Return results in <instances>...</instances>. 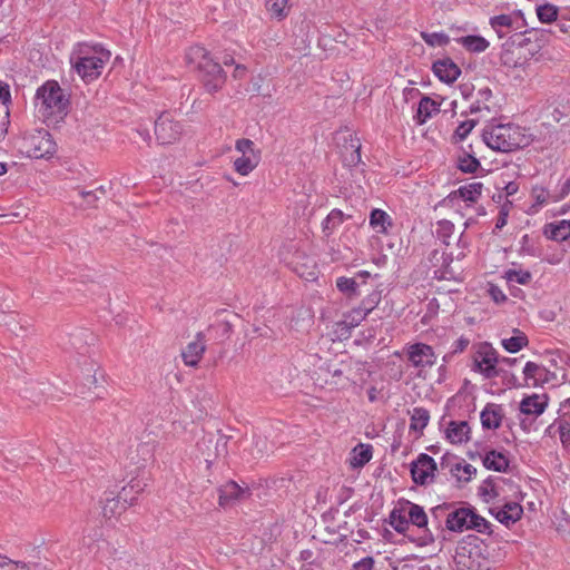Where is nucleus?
Wrapping results in <instances>:
<instances>
[{
    "label": "nucleus",
    "instance_id": "nucleus-17",
    "mask_svg": "<svg viewBox=\"0 0 570 570\" xmlns=\"http://www.w3.org/2000/svg\"><path fill=\"white\" fill-rule=\"evenodd\" d=\"M504 413L502 405L488 403L481 411L480 420L485 430H497L501 426Z\"/></svg>",
    "mask_w": 570,
    "mask_h": 570
},
{
    "label": "nucleus",
    "instance_id": "nucleus-61",
    "mask_svg": "<svg viewBox=\"0 0 570 570\" xmlns=\"http://www.w3.org/2000/svg\"><path fill=\"white\" fill-rule=\"evenodd\" d=\"M509 205H510V203H505L504 205L501 206L499 216H498L497 223H495V229H502L507 225L508 215H509Z\"/></svg>",
    "mask_w": 570,
    "mask_h": 570
},
{
    "label": "nucleus",
    "instance_id": "nucleus-33",
    "mask_svg": "<svg viewBox=\"0 0 570 570\" xmlns=\"http://www.w3.org/2000/svg\"><path fill=\"white\" fill-rule=\"evenodd\" d=\"M352 455L351 465L353 468H362L372 459V445L360 443L353 449Z\"/></svg>",
    "mask_w": 570,
    "mask_h": 570
},
{
    "label": "nucleus",
    "instance_id": "nucleus-50",
    "mask_svg": "<svg viewBox=\"0 0 570 570\" xmlns=\"http://www.w3.org/2000/svg\"><path fill=\"white\" fill-rule=\"evenodd\" d=\"M454 225L450 220L443 219L439 220L436 224V237L442 240L445 245H449V239L453 235Z\"/></svg>",
    "mask_w": 570,
    "mask_h": 570
},
{
    "label": "nucleus",
    "instance_id": "nucleus-57",
    "mask_svg": "<svg viewBox=\"0 0 570 570\" xmlns=\"http://www.w3.org/2000/svg\"><path fill=\"white\" fill-rule=\"evenodd\" d=\"M7 564H9L11 570H38L40 568L38 562L13 561L11 559Z\"/></svg>",
    "mask_w": 570,
    "mask_h": 570
},
{
    "label": "nucleus",
    "instance_id": "nucleus-13",
    "mask_svg": "<svg viewBox=\"0 0 570 570\" xmlns=\"http://www.w3.org/2000/svg\"><path fill=\"white\" fill-rule=\"evenodd\" d=\"M501 63L509 69L524 68L529 62L519 48L510 39L503 45L500 53Z\"/></svg>",
    "mask_w": 570,
    "mask_h": 570
},
{
    "label": "nucleus",
    "instance_id": "nucleus-5",
    "mask_svg": "<svg viewBox=\"0 0 570 570\" xmlns=\"http://www.w3.org/2000/svg\"><path fill=\"white\" fill-rule=\"evenodd\" d=\"M472 358V370L474 372L481 373L485 379H493L500 375L501 370L497 366L500 363V358L498 352L490 343L482 342L475 345Z\"/></svg>",
    "mask_w": 570,
    "mask_h": 570
},
{
    "label": "nucleus",
    "instance_id": "nucleus-60",
    "mask_svg": "<svg viewBox=\"0 0 570 570\" xmlns=\"http://www.w3.org/2000/svg\"><path fill=\"white\" fill-rule=\"evenodd\" d=\"M452 262H453V254L452 253L445 254V256L443 258V271H442V275H441L442 278H445V279L455 278L454 273L451 269Z\"/></svg>",
    "mask_w": 570,
    "mask_h": 570
},
{
    "label": "nucleus",
    "instance_id": "nucleus-37",
    "mask_svg": "<svg viewBox=\"0 0 570 570\" xmlns=\"http://www.w3.org/2000/svg\"><path fill=\"white\" fill-rule=\"evenodd\" d=\"M127 508V503L122 501L120 494L115 498H107L102 505V515L106 519H111L116 515L121 514Z\"/></svg>",
    "mask_w": 570,
    "mask_h": 570
},
{
    "label": "nucleus",
    "instance_id": "nucleus-53",
    "mask_svg": "<svg viewBox=\"0 0 570 570\" xmlns=\"http://www.w3.org/2000/svg\"><path fill=\"white\" fill-rule=\"evenodd\" d=\"M478 121L473 119H469L462 121L455 129L453 134V140L455 142L463 141L468 135L472 131V129L476 126Z\"/></svg>",
    "mask_w": 570,
    "mask_h": 570
},
{
    "label": "nucleus",
    "instance_id": "nucleus-58",
    "mask_svg": "<svg viewBox=\"0 0 570 570\" xmlns=\"http://www.w3.org/2000/svg\"><path fill=\"white\" fill-rule=\"evenodd\" d=\"M375 560L373 557L367 556L353 563L351 570H373Z\"/></svg>",
    "mask_w": 570,
    "mask_h": 570
},
{
    "label": "nucleus",
    "instance_id": "nucleus-3",
    "mask_svg": "<svg viewBox=\"0 0 570 570\" xmlns=\"http://www.w3.org/2000/svg\"><path fill=\"white\" fill-rule=\"evenodd\" d=\"M110 56V52L101 46L80 45L78 51L71 56L70 62L81 79L91 81L101 75Z\"/></svg>",
    "mask_w": 570,
    "mask_h": 570
},
{
    "label": "nucleus",
    "instance_id": "nucleus-31",
    "mask_svg": "<svg viewBox=\"0 0 570 570\" xmlns=\"http://www.w3.org/2000/svg\"><path fill=\"white\" fill-rule=\"evenodd\" d=\"M546 373L547 370L534 362H527L523 368L524 381L528 385L537 386L544 380Z\"/></svg>",
    "mask_w": 570,
    "mask_h": 570
},
{
    "label": "nucleus",
    "instance_id": "nucleus-55",
    "mask_svg": "<svg viewBox=\"0 0 570 570\" xmlns=\"http://www.w3.org/2000/svg\"><path fill=\"white\" fill-rule=\"evenodd\" d=\"M520 244H521V247H520L521 254L533 256V257L540 256L538 248L535 247L532 238L528 234L522 236Z\"/></svg>",
    "mask_w": 570,
    "mask_h": 570
},
{
    "label": "nucleus",
    "instance_id": "nucleus-45",
    "mask_svg": "<svg viewBox=\"0 0 570 570\" xmlns=\"http://www.w3.org/2000/svg\"><path fill=\"white\" fill-rule=\"evenodd\" d=\"M382 299V289H374L370 294H367L360 303L357 307L364 311L366 314H370L381 302Z\"/></svg>",
    "mask_w": 570,
    "mask_h": 570
},
{
    "label": "nucleus",
    "instance_id": "nucleus-44",
    "mask_svg": "<svg viewBox=\"0 0 570 570\" xmlns=\"http://www.w3.org/2000/svg\"><path fill=\"white\" fill-rule=\"evenodd\" d=\"M421 38L430 47H444L450 43V37L445 32H421Z\"/></svg>",
    "mask_w": 570,
    "mask_h": 570
},
{
    "label": "nucleus",
    "instance_id": "nucleus-52",
    "mask_svg": "<svg viewBox=\"0 0 570 570\" xmlns=\"http://www.w3.org/2000/svg\"><path fill=\"white\" fill-rule=\"evenodd\" d=\"M235 149L239 151L242 156H261V151L255 149L254 141L248 138L237 139Z\"/></svg>",
    "mask_w": 570,
    "mask_h": 570
},
{
    "label": "nucleus",
    "instance_id": "nucleus-49",
    "mask_svg": "<svg viewBox=\"0 0 570 570\" xmlns=\"http://www.w3.org/2000/svg\"><path fill=\"white\" fill-rule=\"evenodd\" d=\"M547 37L548 36L546 35L540 38H533V41H530L529 46L521 48V51L523 56L527 57L528 62L543 48L548 41Z\"/></svg>",
    "mask_w": 570,
    "mask_h": 570
},
{
    "label": "nucleus",
    "instance_id": "nucleus-6",
    "mask_svg": "<svg viewBox=\"0 0 570 570\" xmlns=\"http://www.w3.org/2000/svg\"><path fill=\"white\" fill-rule=\"evenodd\" d=\"M154 131L159 145H170L180 139L184 128L170 112L164 111L155 120Z\"/></svg>",
    "mask_w": 570,
    "mask_h": 570
},
{
    "label": "nucleus",
    "instance_id": "nucleus-16",
    "mask_svg": "<svg viewBox=\"0 0 570 570\" xmlns=\"http://www.w3.org/2000/svg\"><path fill=\"white\" fill-rule=\"evenodd\" d=\"M432 70L434 75L445 83L454 82L461 75V69L451 58H444L433 62Z\"/></svg>",
    "mask_w": 570,
    "mask_h": 570
},
{
    "label": "nucleus",
    "instance_id": "nucleus-40",
    "mask_svg": "<svg viewBox=\"0 0 570 570\" xmlns=\"http://www.w3.org/2000/svg\"><path fill=\"white\" fill-rule=\"evenodd\" d=\"M344 222V214L340 209H332L322 223L323 233L330 236L335 228Z\"/></svg>",
    "mask_w": 570,
    "mask_h": 570
},
{
    "label": "nucleus",
    "instance_id": "nucleus-32",
    "mask_svg": "<svg viewBox=\"0 0 570 570\" xmlns=\"http://www.w3.org/2000/svg\"><path fill=\"white\" fill-rule=\"evenodd\" d=\"M468 51L480 53L487 50L489 41L481 36L469 35L456 39Z\"/></svg>",
    "mask_w": 570,
    "mask_h": 570
},
{
    "label": "nucleus",
    "instance_id": "nucleus-24",
    "mask_svg": "<svg viewBox=\"0 0 570 570\" xmlns=\"http://www.w3.org/2000/svg\"><path fill=\"white\" fill-rule=\"evenodd\" d=\"M523 514V509L521 504L517 502H508L504 504L502 509H500L495 514V519L504 524L509 525L511 523H515L521 519Z\"/></svg>",
    "mask_w": 570,
    "mask_h": 570
},
{
    "label": "nucleus",
    "instance_id": "nucleus-27",
    "mask_svg": "<svg viewBox=\"0 0 570 570\" xmlns=\"http://www.w3.org/2000/svg\"><path fill=\"white\" fill-rule=\"evenodd\" d=\"M370 225L376 233L387 234V228L392 227L393 224L386 212L375 208L371 212Z\"/></svg>",
    "mask_w": 570,
    "mask_h": 570
},
{
    "label": "nucleus",
    "instance_id": "nucleus-1",
    "mask_svg": "<svg viewBox=\"0 0 570 570\" xmlns=\"http://www.w3.org/2000/svg\"><path fill=\"white\" fill-rule=\"evenodd\" d=\"M481 142L492 150L509 153L527 146L529 139L520 126L509 122L485 126L482 131V140L478 144Z\"/></svg>",
    "mask_w": 570,
    "mask_h": 570
},
{
    "label": "nucleus",
    "instance_id": "nucleus-38",
    "mask_svg": "<svg viewBox=\"0 0 570 570\" xmlns=\"http://www.w3.org/2000/svg\"><path fill=\"white\" fill-rule=\"evenodd\" d=\"M261 156H240L234 160V169L242 176H247L259 164Z\"/></svg>",
    "mask_w": 570,
    "mask_h": 570
},
{
    "label": "nucleus",
    "instance_id": "nucleus-62",
    "mask_svg": "<svg viewBox=\"0 0 570 570\" xmlns=\"http://www.w3.org/2000/svg\"><path fill=\"white\" fill-rule=\"evenodd\" d=\"M453 508V503H443L431 509V514L435 519H440L445 515Z\"/></svg>",
    "mask_w": 570,
    "mask_h": 570
},
{
    "label": "nucleus",
    "instance_id": "nucleus-7",
    "mask_svg": "<svg viewBox=\"0 0 570 570\" xmlns=\"http://www.w3.org/2000/svg\"><path fill=\"white\" fill-rule=\"evenodd\" d=\"M352 374L353 362L351 360L341 361L337 365L328 364L324 383L333 390H345L354 383Z\"/></svg>",
    "mask_w": 570,
    "mask_h": 570
},
{
    "label": "nucleus",
    "instance_id": "nucleus-56",
    "mask_svg": "<svg viewBox=\"0 0 570 570\" xmlns=\"http://www.w3.org/2000/svg\"><path fill=\"white\" fill-rule=\"evenodd\" d=\"M367 315L368 314H366L360 307L353 308L347 316L350 326L355 327L360 325V323L364 321Z\"/></svg>",
    "mask_w": 570,
    "mask_h": 570
},
{
    "label": "nucleus",
    "instance_id": "nucleus-21",
    "mask_svg": "<svg viewBox=\"0 0 570 570\" xmlns=\"http://www.w3.org/2000/svg\"><path fill=\"white\" fill-rule=\"evenodd\" d=\"M441 104L429 96H423L419 102L414 120L417 125H424L433 115L440 112Z\"/></svg>",
    "mask_w": 570,
    "mask_h": 570
},
{
    "label": "nucleus",
    "instance_id": "nucleus-22",
    "mask_svg": "<svg viewBox=\"0 0 570 570\" xmlns=\"http://www.w3.org/2000/svg\"><path fill=\"white\" fill-rule=\"evenodd\" d=\"M342 159L345 166L355 167L361 163V141L357 137H350V140L342 147Z\"/></svg>",
    "mask_w": 570,
    "mask_h": 570
},
{
    "label": "nucleus",
    "instance_id": "nucleus-12",
    "mask_svg": "<svg viewBox=\"0 0 570 570\" xmlns=\"http://www.w3.org/2000/svg\"><path fill=\"white\" fill-rule=\"evenodd\" d=\"M219 498L218 503L220 507L232 505L236 502L243 501L250 495L249 488L239 487L234 481H228L218 489Z\"/></svg>",
    "mask_w": 570,
    "mask_h": 570
},
{
    "label": "nucleus",
    "instance_id": "nucleus-11",
    "mask_svg": "<svg viewBox=\"0 0 570 570\" xmlns=\"http://www.w3.org/2000/svg\"><path fill=\"white\" fill-rule=\"evenodd\" d=\"M30 146L31 148L28 153L33 158H43L56 153V144L52 140L51 135L46 130L31 136Z\"/></svg>",
    "mask_w": 570,
    "mask_h": 570
},
{
    "label": "nucleus",
    "instance_id": "nucleus-8",
    "mask_svg": "<svg viewBox=\"0 0 570 570\" xmlns=\"http://www.w3.org/2000/svg\"><path fill=\"white\" fill-rule=\"evenodd\" d=\"M406 504L409 507V510L406 512L409 524L412 523L413 525H416L417 528H426L428 525V515L424 511V509L413 502L406 501ZM411 541L415 542L420 547H425L434 542V535L432 532L428 529L424 530V533L420 535L417 539H410Z\"/></svg>",
    "mask_w": 570,
    "mask_h": 570
},
{
    "label": "nucleus",
    "instance_id": "nucleus-14",
    "mask_svg": "<svg viewBox=\"0 0 570 570\" xmlns=\"http://www.w3.org/2000/svg\"><path fill=\"white\" fill-rule=\"evenodd\" d=\"M470 507H459L451 509L446 513L445 519V528L451 532H463L465 530H470L469 519H470Z\"/></svg>",
    "mask_w": 570,
    "mask_h": 570
},
{
    "label": "nucleus",
    "instance_id": "nucleus-10",
    "mask_svg": "<svg viewBox=\"0 0 570 570\" xmlns=\"http://www.w3.org/2000/svg\"><path fill=\"white\" fill-rule=\"evenodd\" d=\"M406 355L414 367H431L436 361L433 348L424 343L409 345Z\"/></svg>",
    "mask_w": 570,
    "mask_h": 570
},
{
    "label": "nucleus",
    "instance_id": "nucleus-30",
    "mask_svg": "<svg viewBox=\"0 0 570 570\" xmlns=\"http://www.w3.org/2000/svg\"><path fill=\"white\" fill-rule=\"evenodd\" d=\"M547 31L544 29L532 28L524 31H518L512 33L509 39L513 41L519 48H524L529 46L530 41H533V38H540L546 36Z\"/></svg>",
    "mask_w": 570,
    "mask_h": 570
},
{
    "label": "nucleus",
    "instance_id": "nucleus-39",
    "mask_svg": "<svg viewBox=\"0 0 570 570\" xmlns=\"http://www.w3.org/2000/svg\"><path fill=\"white\" fill-rule=\"evenodd\" d=\"M145 483L140 480H131L126 487H124L120 491V498L128 505H132L136 502V498L132 495L138 494L144 491Z\"/></svg>",
    "mask_w": 570,
    "mask_h": 570
},
{
    "label": "nucleus",
    "instance_id": "nucleus-48",
    "mask_svg": "<svg viewBox=\"0 0 570 570\" xmlns=\"http://www.w3.org/2000/svg\"><path fill=\"white\" fill-rule=\"evenodd\" d=\"M537 16L543 23H550L557 21L558 8L553 4L546 3L537 8Z\"/></svg>",
    "mask_w": 570,
    "mask_h": 570
},
{
    "label": "nucleus",
    "instance_id": "nucleus-28",
    "mask_svg": "<svg viewBox=\"0 0 570 570\" xmlns=\"http://www.w3.org/2000/svg\"><path fill=\"white\" fill-rule=\"evenodd\" d=\"M475 150L462 149L461 155L458 157V168L468 174L475 173L480 167V160L475 157Z\"/></svg>",
    "mask_w": 570,
    "mask_h": 570
},
{
    "label": "nucleus",
    "instance_id": "nucleus-23",
    "mask_svg": "<svg viewBox=\"0 0 570 570\" xmlns=\"http://www.w3.org/2000/svg\"><path fill=\"white\" fill-rule=\"evenodd\" d=\"M523 21L522 14L520 12L514 14H499L492 17L490 19V24L493 29H507L508 31L514 33L521 28V22Z\"/></svg>",
    "mask_w": 570,
    "mask_h": 570
},
{
    "label": "nucleus",
    "instance_id": "nucleus-25",
    "mask_svg": "<svg viewBox=\"0 0 570 570\" xmlns=\"http://www.w3.org/2000/svg\"><path fill=\"white\" fill-rule=\"evenodd\" d=\"M482 463L488 470L507 472L510 461L502 452L490 450L483 456Z\"/></svg>",
    "mask_w": 570,
    "mask_h": 570
},
{
    "label": "nucleus",
    "instance_id": "nucleus-34",
    "mask_svg": "<svg viewBox=\"0 0 570 570\" xmlns=\"http://www.w3.org/2000/svg\"><path fill=\"white\" fill-rule=\"evenodd\" d=\"M389 524L401 534H405L409 529V519L404 509L394 508L389 515Z\"/></svg>",
    "mask_w": 570,
    "mask_h": 570
},
{
    "label": "nucleus",
    "instance_id": "nucleus-26",
    "mask_svg": "<svg viewBox=\"0 0 570 570\" xmlns=\"http://www.w3.org/2000/svg\"><path fill=\"white\" fill-rule=\"evenodd\" d=\"M543 234L552 240H567L570 238V220H561L558 224H547Z\"/></svg>",
    "mask_w": 570,
    "mask_h": 570
},
{
    "label": "nucleus",
    "instance_id": "nucleus-46",
    "mask_svg": "<svg viewBox=\"0 0 570 570\" xmlns=\"http://www.w3.org/2000/svg\"><path fill=\"white\" fill-rule=\"evenodd\" d=\"M504 278L508 283L528 285L532 281V274L529 271L508 269L504 272Z\"/></svg>",
    "mask_w": 570,
    "mask_h": 570
},
{
    "label": "nucleus",
    "instance_id": "nucleus-51",
    "mask_svg": "<svg viewBox=\"0 0 570 570\" xmlns=\"http://www.w3.org/2000/svg\"><path fill=\"white\" fill-rule=\"evenodd\" d=\"M474 549H478V547H474ZM473 548H470V544H466L465 542H460L456 548V556L455 560L458 564H461L463 567H466L469 569L472 568V563L468 562L466 559L471 558Z\"/></svg>",
    "mask_w": 570,
    "mask_h": 570
},
{
    "label": "nucleus",
    "instance_id": "nucleus-43",
    "mask_svg": "<svg viewBox=\"0 0 570 570\" xmlns=\"http://www.w3.org/2000/svg\"><path fill=\"white\" fill-rule=\"evenodd\" d=\"M479 495L487 503L499 497L495 478L490 475L482 482V484L479 487Z\"/></svg>",
    "mask_w": 570,
    "mask_h": 570
},
{
    "label": "nucleus",
    "instance_id": "nucleus-54",
    "mask_svg": "<svg viewBox=\"0 0 570 570\" xmlns=\"http://www.w3.org/2000/svg\"><path fill=\"white\" fill-rule=\"evenodd\" d=\"M560 440L563 446H570V416L559 419L557 422Z\"/></svg>",
    "mask_w": 570,
    "mask_h": 570
},
{
    "label": "nucleus",
    "instance_id": "nucleus-29",
    "mask_svg": "<svg viewBox=\"0 0 570 570\" xmlns=\"http://www.w3.org/2000/svg\"><path fill=\"white\" fill-rule=\"evenodd\" d=\"M547 407L546 402H541L539 395L533 394L524 397L520 403V411L525 415L539 416Z\"/></svg>",
    "mask_w": 570,
    "mask_h": 570
},
{
    "label": "nucleus",
    "instance_id": "nucleus-2",
    "mask_svg": "<svg viewBox=\"0 0 570 570\" xmlns=\"http://www.w3.org/2000/svg\"><path fill=\"white\" fill-rule=\"evenodd\" d=\"M186 60L200 72V80L208 94L219 91L226 82V72L220 63L214 61L209 52L202 46H193L186 53Z\"/></svg>",
    "mask_w": 570,
    "mask_h": 570
},
{
    "label": "nucleus",
    "instance_id": "nucleus-64",
    "mask_svg": "<svg viewBox=\"0 0 570 570\" xmlns=\"http://www.w3.org/2000/svg\"><path fill=\"white\" fill-rule=\"evenodd\" d=\"M0 100L6 107L11 101L10 87L3 81H0Z\"/></svg>",
    "mask_w": 570,
    "mask_h": 570
},
{
    "label": "nucleus",
    "instance_id": "nucleus-59",
    "mask_svg": "<svg viewBox=\"0 0 570 570\" xmlns=\"http://www.w3.org/2000/svg\"><path fill=\"white\" fill-rule=\"evenodd\" d=\"M488 293L497 304H502L508 299L507 295L502 292V289L494 284H490Z\"/></svg>",
    "mask_w": 570,
    "mask_h": 570
},
{
    "label": "nucleus",
    "instance_id": "nucleus-35",
    "mask_svg": "<svg viewBox=\"0 0 570 570\" xmlns=\"http://www.w3.org/2000/svg\"><path fill=\"white\" fill-rule=\"evenodd\" d=\"M430 421V412L424 407H414L411 413L410 430L422 434Z\"/></svg>",
    "mask_w": 570,
    "mask_h": 570
},
{
    "label": "nucleus",
    "instance_id": "nucleus-19",
    "mask_svg": "<svg viewBox=\"0 0 570 570\" xmlns=\"http://www.w3.org/2000/svg\"><path fill=\"white\" fill-rule=\"evenodd\" d=\"M471 429L466 421H450L445 436L452 444H461L470 440Z\"/></svg>",
    "mask_w": 570,
    "mask_h": 570
},
{
    "label": "nucleus",
    "instance_id": "nucleus-9",
    "mask_svg": "<svg viewBox=\"0 0 570 570\" xmlns=\"http://www.w3.org/2000/svg\"><path fill=\"white\" fill-rule=\"evenodd\" d=\"M436 462L425 453H421L415 461L411 463V475L414 483L424 485L432 482L436 471Z\"/></svg>",
    "mask_w": 570,
    "mask_h": 570
},
{
    "label": "nucleus",
    "instance_id": "nucleus-41",
    "mask_svg": "<svg viewBox=\"0 0 570 570\" xmlns=\"http://www.w3.org/2000/svg\"><path fill=\"white\" fill-rule=\"evenodd\" d=\"M470 519H469V527L470 530H475L480 533H488L490 534L492 532L491 530V523L476 513L475 509L473 507H470Z\"/></svg>",
    "mask_w": 570,
    "mask_h": 570
},
{
    "label": "nucleus",
    "instance_id": "nucleus-15",
    "mask_svg": "<svg viewBox=\"0 0 570 570\" xmlns=\"http://www.w3.org/2000/svg\"><path fill=\"white\" fill-rule=\"evenodd\" d=\"M205 351V335L202 332H199L196 334L195 341L188 343L187 346L181 352V357L185 365L191 367L197 366Z\"/></svg>",
    "mask_w": 570,
    "mask_h": 570
},
{
    "label": "nucleus",
    "instance_id": "nucleus-36",
    "mask_svg": "<svg viewBox=\"0 0 570 570\" xmlns=\"http://www.w3.org/2000/svg\"><path fill=\"white\" fill-rule=\"evenodd\" d=\"M514 336L510 338H503L501 344L504 350L509 353H517L529 344L527 335L520 330H514Z\"/></svg>",
    "mask_w": 570,
    "mask_h": 570
},
{
    "label": "nucleus",
    "instance_id": "nucleus-20",
    "mask_svg": "<svg viewBox=\"0 0 570 570\" xmlns=\"http://www.w3.org/2000/svg\"><path fill=\"white\" fill-rule=\"evenodd\" d=\"M482 188H483V184L480 181L466 184V185L459 187L456 190L452 191L449 195V199L451 202H454L456 199H462L464 202L476 203L481 196Z\"/></svg>",
    "mask_w": 570,
    "mask_h": 570
},
{
    "label": "nucleus",
    "instance_id": "nucleus-63",
    "mask_svg": "<svg viewBox=\"0 0 570 570\" xmlns=\"http://www.w3.org/2000/svg\"><path fill=\"white\" fill-rule=\"evenodd\" d=\"M470 344V340L468 337L461 336L458 338L452 345V354L462 353L466 350Z\"/></svg>",
    "mask_w": 570,
    "mask_h": 570
},
{
    "label": "nucleus",
    "instance_id": "nucleus-47",
    "mask_svg": "<svg viewBox=\"0 0 570 570\" xmlns=\"http://www.w3.org/2000/svg\"><path fill=\"white\" fill-rule=\"evenodd\" d=\"M336 287L338 288L340 292L345 294L347 297H353V296L357 295L358 285L354 278H350V277H345V276L338 277L336 279Z\"/></svg>",
    "mask_w": 570,
    "mask_h": 570
},
{
    "label": "nucleus",
    "instance_id": "nucleus-18",
    "mask_svg": "<svg viewBox=\"0 0 570 570\" xmlns=\"http://www.w3.org/2000/svg\"><path fill=\"white\" fill-rule=\"evenodd\" d=\"M450 456L446 454L441 459V469H449L450 473L456 478L459 482H469L473 474L476 473V469L469 464L456 462L453 464L449 463Z\"/></svg>",
    "mask_w": 570,
    "mask_h": 570
},
{
    "label": "nucleus",
    "instance_id": "nucleus-4",
    "mask_svg": "<svg viewBox=\"0 0 570 570\" xmlns=\"http://www.w3.org/2000/svg\"><path fill=\"white\" fill-rule=\"evenodd\" d=\"M36 99L40 101L39 112L48 120L58 122L68 114L69 100L55 80L46 81L39 87Z\"/></svg>",
    "mask_w": 570,
    "mask_h": 570
},
{
    "label": "nucleus",
    "instance_id": "nucleus-42",
    "mask_svg": "<svg viewBox=\"0 0 570 570\" xmlns=\"http://www.w3.org/2000/svg\"><path fill=\"white\" fill-rule=\"evenodd\" d=\"M288 0H266L265 7L271 17L283 20L288 14Z\"/></svg>",
    "mask_w": 570,
    "mask_h": 570
}]
</instances>
